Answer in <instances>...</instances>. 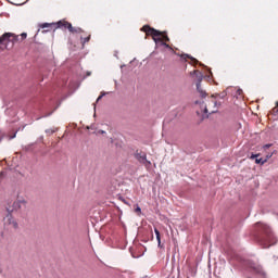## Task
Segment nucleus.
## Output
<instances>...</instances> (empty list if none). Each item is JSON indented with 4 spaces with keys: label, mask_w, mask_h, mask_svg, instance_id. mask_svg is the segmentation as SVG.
I'll return each instance as SVG.
<instances>
[{
    "label": "nucleus",
    "mask_w": 278,
    "mask_h": 278,
    "mask_svg": "<svg viewBox=\"0 0 278 278\" xmlns=\"http://www.w3.org/2000/svg\"><path fill=\"white\" fill-rule=\"evenodd\" d=\"M242 270L247 278H268L264 267L253 261H243Z\"/></svg>",
    "instance_id": "2"
},
{
    "label": "nucleus",
    "mask_w": 278,
    "mask_h": 278,
    "mask_svg": "<svg viewBox=\"0 0 278 278\" xmlns=\"http://www.w3.org/2000/svg\"><path fill=\"white\" fill-rule=\"evenodd\" d=\"M41 29H51V24L49 23H43L40 25Z\"/></svg>",
    "instance_id": "13"
},
{
    "label": "nucleus",
    "mask_w": 278,
    "mask_h": 278,
    "mask_svg": "<svg viewBox=\"0 0 278 278\" xmlns=\"http://www.w3.org/2000/svg\"><path fill=\"white\" fill-rule=\"evenodd\" d=\"M254 238L263 249H269L273 244H277V238L266 224L257 223L255 225Z\"/></svg>",
    "instance_id": "1"
},
{
    "label": "nucleus",
    "mask_w": 278,
    "mask_h": 278,
    "mask_svg": "<svg viewBox=\"0 0 278 278\" xmlns=\"http://www.w3.org/2000/svg\"><path fill=\"white\" fill-rule=\"evenodd\" d=\"M154 233L156 236L157 247L159 249H162V236L160 235V230L157 228H154Z\"/></svg>",
    "instance_id": "9"
},
{
    "label": "nucleus",
    "mask_w": 278,
    "mask_h": 278,
    "mask_svg": "<svg viewBox=\"0 0 278 278\" xmlns=\"http://www.w3.org/2000/svg\"><path fill=\"white\" fill-rule=\"evenodd\" d=\"M13 138H16V132L11 137V140H12Z\"/></svg>",
    "instance_id": "23"
},
{
    "label": "nucleus",
    "mask_w": 278,
    "mask_h": 278,
    "mask_svg": "<svg viewBox=\"0 0 278 278\" xmlns=\"http://www.w3.org/2000/svg\"><path fill=\"white\" fill-rule=\"evenodd\" d=\"M271 114H274V116H278V108L275 106L273 110H271Z\"/></svg>",
    "instance_id": "14"
},
{
    "label": "nucleus",
    "mask_w": 278,
    "mask_h": 278,
    "mask_svg": "<svg viewBox=\"0 0 278 278\" xmlns=\"http://www.w3.org/2000/svg\"><path fill=\"white\" fill-rule=\"evenodd\" d=\"M23 205H27L25 200H17L13 203V208H7L8 215L4 217V225H12L14 229H18V223L12 217V213L15 210H21Z\"/></svg>",
    "instance_id": "4"
},
{
    "label": "nucleus",
    "mask_w": 278,
    "mask_h": 278,
    "mask_svg": "<svg viewBox=\"0 0 278 278\" xmlns=\"http://www.w3.org/2000/svg\"><path fill=\"white\" fill-rule=\"evenodd\" d=\"M21 38H22V40H25V38H27V34L26 33H22L21 34Z\"/></svg>",
    "instance_id": "17"
},
{
    "label": "nucleus",
    "mask_w": 278,
    "mask_h": 278,
    "mask_svg": "<svg viewBox=\"0 0 278 278\" xmlns=\"http://www.w3.org/2000/svg\"><path fill=\"white\" fill-rule=\"evenodd\" d=\"M137 212H141V208H140V206H138V207H137Z\"/></svg>",
    "instance_id": "24"
},
{
    "label": "nucleus",
    "mask_w": 278,
    "mask_h": 278,
    "mask_svg": "<svg viewBox=\"0 0 278 278\" xmlns=\"http://www.w3.org/2000/svg\"><path fill=\"white\" fill-rule=\"evenodd\" d=\"M214 105H216V102H214Z\"/></svg>",
    "instance_id": "29"
},
{
    "label": "nucleus",
    "mask_w": 278,
    "mask_h": 278,
    "mask_svg": "<svg viewBox=\"0 0 278 278\" xmlns=\"http://www.w3.org/2000/svg\"><path fill=\"white\" fill-rule=\"evenodd\" d=\"M103 97H105V93H102V94H100V96L98 97L97 103H99V100H100V99H103Z\"/></svg>",
    "instance_id": "18"
},
{
    "label": "nucleus",
    "mask_w": 278,
    "mask_h": 278,
    "mask_svg": "<svg viewBox=\"0 0 278 278\" xmlns=\"http://www.w3.org/2000/svg\"><path fill=\"white\" fill-rule=\"evenodd\" d=\"M204 114H207V106H204Z\"/></svg>",
    "instance_id": "22"
},
{
    "label": "nucleus",
    "mask_w": 278,
    "mask_h": 278,
    "mask_svg": "<svg viewBox=\"0 0 278 278\" xmlns=\"http://www.w3.org/2000/svg\"><path fill=\"white\" fill-rule=\"evenodd\" d=\"M256 157H260V154H252V155L250 156V160H256Z\"/></svg>",
    "instance_id": "16"
},
{
    "label": "nucleus",
    "mask_w": 278,
    "mask_h": 278,
    "mask_svg": "<svg viewBox=\"0 0 278 278\" xmlns=\"http://www.w3.org/2000/svg\"><path fill=\"white\" fill-rule=\"evenodd\" d=\"M18 40V37H16L12 33H5L0 37V49H8V45L12 42L14 45Z\"/></svg>",
    "instance_id": "5"
},
{
    "label": "nucleus",
    "mask_w": 278,
    "mask_h": 278,
    "mask_svg": "<svg viewBox=\"0 0 278 278\" xmlns=\"http://www.w3.org/2000/svg\"><path fill=\"white\" fill-rule=\"evenodd\" d=\"M80 40H81V45L84 47V45H86V42H90V35H88L87 37L80 36Z\"/></svg>",
    "instance_id": "11"
},
{
    "label": "nucleus",
    "mask_w": 278,
    "mask_h": 278,
    "mask_svg": "<svg viewBox=\"0 0 278 278\" xmlns=\"http://www.w3.org/2000/svg\"><path fill=\"white\" fill-rule=\"evenodd\" d=\"M46 134H49V135L51 136V135L55 134V130L47 129V130H46Z\"/></svg>",
    "instance_id": "15"
},
{
    "label": "nucleus",
    "mask_w": 278,
    "mask_h": 278,
    "mask_svg": "<svg viewBox=\"0 0 278 278\" xmlns=\"http://www.w3.org/2000/svg\"><path fill=\"white\" fill-rule=\"evenodd\" d=\"M136 157L140 164H148L151 165V161L147 160V153H137Z\"/></svg>",
    "instance_id": "7"
},
{
    "label": "nucleus",
    "mask_w": 278,
    "mask_h": 278,
    "mask_svg": "<svg viewBox=\"0 0 278 278\" xmlns=\"http://www.w3.org/2000/svg\"><path fill=\"white\" fill-rule=\"evenodd\" d=\"M276 108H278V102H276Z\"/></svg>",
    "instance_id": "27"
},
{
    "label": "nucleus",
    "mask_w": 278,
    "mask_h": 278,
    "mask_svg": "<svg viewBox=\"0 0 278 278\" xmlns=\"http://www.w3.org/2000/svg\"><path fill=\"white\" fill-rule=\"evenodd\" d=\"M100 132L105 134V131H104V130H100Z\"/></svg>",
    "instance_id": "26"
},
{
    "label": "nucleus",
    "mask_w": 278,
    "mask_h": 278,
    "mask_svg": "<svg viewBox=\"0 0 278 278\" xmlns=\"http://www.w3.org/2000/svg\"><path fill=\"white\" fill-rule=\"evenodd\" d=\"M237 94H238V97H242V89H238Z\"/></svg>",
    "instance_id": "19"
},
{
    "label": "nucleus",
    "mask_w": 278,
    "mask_h": 278,
    "mask_svg": "<svg viewBox=\"0 0 278 278\" xmlns=\"http://www.w3.org/2000/svg\"><path fill=\"white\" fill-rule=\"evenodd\" d=\"M56 27L59 29H68L71 34H84V29L79 27H73V24H71V22H66L64 20L59 21L56 23Z\"/></svg>",
    "instance_id": "6"
},
{
    "label": "nucleus",
    "mask_w": 278,
    "mask_h": 278,
    "mask_svg": "<svg viewBox=\"0 0 278 278\" xmlns=\"http://www.w3.org/2000/svg\"><path fill=\"white\" fill-rule=\"evenodd\" d=\"M164 40L166 41V42H168L170 39L168 38V35H164Z\"/></svg>",
    "instance_id": "20"
},
{
    "label": "nucleus",
    "mask_w": 278,
    "mask_h": 278,
    "mask_svg": "<svg viewBox=\"0 0 278 278\" xmlns=\"http://www.w3.org/2000/svg\"><path fill=\"white\" fill-rule=\"evenodd\" d=\"M216 113V111H213L212 114Z\"/></svg>",
    "instance_id": "28"
},
{
    "label": "nucleus",
    "mask_w": 278,
    "mask_h": 278,
    "mask_svg": "<svg viewBox=\"0 0 278 278\" xmlns=\"http://www.w3.org/2000/svg\"><path fill=\"white\" fill-rule=\"evenodd\" d=\"M270 147H273V144L268 143L264 146V149H270Z\"/></svg>",
    "instance_id": "21"
},
{
    "label": "nucleus",
    "mask_w": 278,
    "mask_h": 278,
    "mask_svg": "<svg viewBox=\"0 0 278 278\" xmlns=\"http://www.w3.org/2000/svg\"><path fill=\"white\" fill-rule=\"evenodd\" d=\"M199 103H201L200 101H195V105H199Z\"/></svg>",
    "instance_id": "25"
},
{
    "label": "nucleus",
    "mask_w": 278,
    "mask_h": 278,
    "mask_svg": "<svg viewBox=\"0 0 278 278\" xmlns=\"http://www.w3.org/2000/svg\"><path fill=\"white\" fill-rule=\"evenodd\" d=\"M181 58L184 60H186V58H188L189 60H191V62H193V64H198L199 61L197 59H194L193 56H191L190 54H182Z\"/></svg>",
    "instance_id": "10"
},
{
    "label": "nucleus",
    "mask_w": 278,
    "mask_h": 278,
    "mask_svg": "<svg viewBox=\"0 0 278 278\" xmlns=\"http://www.w3.org/2000/svg\"><path fill=\"white\" fill-rule=\"evenodd\" d=\"M141 31H144V34H147L148 36H152V40L155 42L156 47H165V49H170V46L160 38V36H162V31L149 25H144L141 28Z\"/></svg>",
    "instance_id": "3"
},
{
    "label": "nucleus",
    "mask_w": 278,
    "mask_h": 278,
    "mask_svg": "<svg viewBox=\"0 0 278 278\" xmlns=\"http://www.w3.org/2000/svg\"><path fill=\"white\" fill-rule=\"evenodd\" d=\"M266 162H267V160L265 159H258V157H256L255 159V164H261V166H263V164H266Z\"/></svg>",
    "instance_id": "12"
},
{
    "label": "nucleus",
    "mask_w": 278,
    "mask_h": 278,
    "mask_svg": "<svg viewBox=\"0 0 278 278\" xmlns=\"http://www.w3.org/2000/svg\"><path fill=\"white\" fill-rule=\"evenodd\" d=\"M197 86V91L199 92L201 99H205L207 97V92L201 88V79H199L195 84Z\"/></svg>",
    "instance_id": "8"
}]
</instances>
